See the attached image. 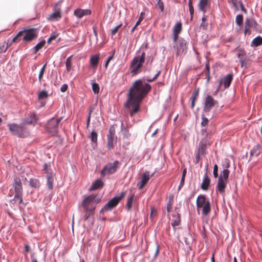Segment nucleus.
<instances>
[{
    "label": "nucleus",
    "instance_id": "12",
    "mask_svg": "<svg viewBox=\"0 0 262 262\" xmlns=\"http://www.w3.org/2000/svg\"><path fill=\"white\" fill-rule=\"evenodd\" d=\"M174 48L177 50V54L186 52L187 50V46L186 41L181 38L178 41V44L174 46Z\"/></svg>",
    "mask_w": 262,
    "mask_h": 262
},
{
    "label": "nucleus",
    "instance_id": "28",
    "mask_svg": "<svg viewBox=\"0 0 262 262\" xmlns=\"http://www.w3.org/2000/svg\"><path fill=\"white\" fill-rule=\"evenodd\" d=\"M135 196L134 193H132L129 196H128L127 199V202L126 204V207L128 211H130L132 208V204L134 201V198Z\"/></svg>",
    "mask_w": 262,
    "mask_h": 262
},
{
    "label": "nucleus",
    "instance_id": "10",
    "mask_svg": "<svg viewBox=\"0 0 262 262\" xmlns=\"http://www.w3.org/2000/svg\"><path fill=\"white\" fill-rule=\"evenodd\" d=\"M232 79L233 74L232 73H230L223 77L219 82L218 89L220 88L222 84H223L225 89L229 88L231 82L232 81Z\"/></svg>",
    "mask_w": 262,
    "mask_h": 262
},
{
    "label": "nucleus",
    "instance_id": "58",
    "mask_svg": "<svg viewBox=\"0 0 262 262\" xmlns=\"http://www.w3.org/2000/svg\"><path fill=\"white\" fill-rule=\"evenodd\" d=\"M159 250H160L159 245L157 244L156 245V251H155V253L153 259H155L157 257V256L159 252Z\"/></svg>",
    "mask_w": 262,
    "mask_h": 262
},
{
    "label": "nucleus",
    "instance_id": "50",
    "mask_svg": "<svg viewBox=\"0 0 262 262\" xmlns=\"http://www.w3.org/2000/svg\"><path fill=\"white\" fill-rule=\"evenodd\" d=\"M112 55H110L107 57V59H106V60L105 61L104 66H108V64L110 63V61L113 58L114 55V54L115 53V50H113L112 51Z\"/></svg>",
    "mask_w": 262,
    "mask_h": 262
},
{
    "label": "nucleus",
    "instance_id": "16",
    "mask_svg": "<svg viewBox=\"0 0 262 262\" xmlns=\"http://www.w3.org/2000/svg\"><path fill=\"white\" fill-rule=\"evenodd\" d=\"M226 187V183L221 178H219L216 185V191H218L221 194H223L225 192V189Z\"/></svg>",
    "mask_w": 262,
    "mask_h": 262
},
{
    "label": "nucleus",
    "instance_id": "57",
    "mask_svg": "<svg viewBox=\"0 0 262 262\" xmlns=\"http://www.w3.org/2000/svg\"><path fill=\"white\" fill-rule=\"evenodd\" d=\"M57 36V35L55 33L52 34L51 35V36L49 38L48 42L49 43L51 42L52 40H53L54 39H55L56 38Z\"/></svg>",
    "mask_w": 262,
    "mask_h": 262
},
{
    "label": "nucleus",
    "instance_id": "34",
    "mask_svg": "<svg viewBox=\"0 0 262 262\" xmlns=\"http://www.w3.org/2000/svg\"><path fill=\"white\" fill-rule=\"evenodd\" d=\"M252 44L254 47H257L262 44V37L258 36L254 38L252 41Z\"/></svg>",
    "mask_w": 262,
    "mask_h": 262
},
{
    "label": "nucleus",
    "instance_id": "63",
    "mask_svg": "<svg viewBox=\"0 0 262 262\" xmlns=\"http://www.w3.org/2000/svg\"><path fill=\"white\" fill-rule=\"evenodd\" d=\"M189 12L191 14V17H192V15L194 13V9H193V6H191L190 7H189Z\"/></svg>",
    "mask_w": 262,
    "mask_h": 262
},
{
    "label": "nucleus",
    "instance_id": "22",
    "mask_svg": "<svg viewBox=\"0 0 262 262\" xmlns=\"http://www.w3.org/2000/svg\"><path fill=\"white\" fill-rule=\"evenodd\" d=\"M96 195L94 194H92L89 195L84 198V199L82 201V206L83 208L88 207L87 205L91 202H93L95 200Z\"/></svg>",
    "mask_w": 262,
    "mask_h": 262
},
{
    "label": "nucleus",
    "instance_id": "46",
    "mask_svg": "<svg viewBox=\"0 0 262 262\" xmlns=\"http://www.w3.org/2000/svg\"><path fill=\"white\" fill-rule=\"evenodd\" d=\"M232 4L236 9H238L239 6H242V2L241 0H231Z\"/></svg>",
    "mask_w": 262,
    "mask_h": 262
},
{
    "label": "nucleus",
    "instance_id": "47",
    "mask_svg": "<svg viewBox=\"0 0 262 262\" xmlns=\"http://www.w3.org/2000/svg\"><path fill=\"white\" fill-rule=\"evenodd\" d=\"M199 89H195L193 92L192 95L190 98V100H195L199 96Z\"/></svg>",
    "mask_w": 262,
    "mask_h": 262
},
{
    "label": "nucleus",
    "instance_id": "11",
    "mask_svg": "<svg viewBox=\"0 0 262 262\" xmlns=\"http://www.w3.org/2000/svg\"><path fill=\"white\" fill-rule=\"evenodd\" d=\"M145 53L144 52H139L137 55L134 58L130 66H142L144 62Z\"/></svg>",
    "mask_w": 262,
    "mask_h": 262
},
{
    "label": "nucleus",
    "instance_id": "64",
    "mask_svg": "<svg viewBox=\"0 0 262 262\" xmlns=\"http://www.w3.org/2000/svg\"><path fill=\"white\" fill-rule=\"evenodd\" d=\"M31 262H38L36 258L34 257V254L32 253L31 255Z\"/></svg>",
    "mask_w": 262,
    "mask_h": 262
},
{
    "label": "nucleus",
    "instance_id": "53",
    "mask_svg": "<svg viewBox=\"0 0 262 262\" xmlns=\"http://www.w3.org/2000/svg\"><path fill=\"white\" fill-rule=\"evenodd\" d=\"M60 13L59 12H55L51 15L50 17L52 18L57 19L60 18Z\"/></svg>",
    "mask_w": 262,
    "mask_h": 262
},
{
    "label": "nucleus",
    "instance_id": "38",
    "mask_svg": "<svg viewBox=\"0 0 262 262\" xmlns=\"http://www.w3.org/2000/svg\"><path fill=\"white\" fill-rule=\"evenodd\" d=\"M97 133L95 130H93L89 137L92 142L96 143L97 142Z\"/></svg>",
    "mask_w": 262,
    "mask_h": 262
},
{
    "label": "nucleus",
    "instance_id": "33",
    "mask_svg": "<svg viewBox=\"0 0 262 262\" xmlns=\"http://www.w3.org/2000/svg\"><path fill=\"white\" fill-rule=\"evenodd\" d=\"M229 170L228 169H225L221 172L219 178H221L222 180L226 181L229 177Z\"/></svg>",
    "mask_w": 262,
    "mask_h": 262
},
{
    "label": "nucleus",
    "instance_id": "32",
    "mask_svg": "<svg viewBox=\"0 0 262 262\" xmlns=\"http://www.w3.org/2000/svg\"><path fill=\"white\" fill-rule=\"evenodd\" d=\"M40 182L38 179H31L30 180V186L35 188H38L40 187Z\"/></svg>",
    "mask_w": 262,
    "mask_h": 262
},
{
    "label": "nucleus",
    "instance_id": "62",
    "mask_svg": "<svg viewBox=\"0 0 262 262\" xmlns=\"http://www.w3.org/2000/svg\"><path fill=\"white\" fill-rule=\"evenodd\" d=\"M72 58V56H70L67 59L66 66H70V64H71Z\"/></svg>",
    "mask_w": 262,
    "mask_h": 262
},
{
    "label": "nucleus",
    "instance_id": "37",
    "mask_svg": "<svg viewBox=\"0 0 262 262\" xmlns=\"http://www.w3.org/2000/svg\"><path fill=\"white\" fill-rule=\"evenodd\" d=\"M186 174V169H184L183 170V171L181 182H180V183L179 186L178 187V190H180L181 189V188L184 185L185 177Z\"/></svg>",
    "mask_w": 262,
    "mask_h": 262
},
{
    "label": "nucleus",
    "instance_id": "6",
    "mask_svg": "<svg viewBox=\"0 0 262 262\" xmlns=\"http://www.w3.org/2000/svg\"><path fill=\"white\" fill-rule=\"evenodd\" d=\"M119 163L120 162L118 160H115L113 163H107L101 170V176L103 177L106 175L115 173L118 168Z\"/></svg>",
    "mask_w": 262,
    "mask_h": 262
},
{
    "label": "nucleus",
    "instance_id": "55",
    "mask_svg": "<svg viewBox=\"0 0 262 262\" xmlns=\"http://www.w3.org/2000/svg\"><path fill=\"white\" fill-rule=\"evenodd\" d=\"M122 24H119V25L117 26L115 28L112 30L111 33L112 35H115L116 32L118 31V29L121 27Z\"/></svg>",
    "mask_w": 262,
    "mask_h": 262
},
{
    "label": "nucleus",
    "instance_id": "54",
    "mask_svg": "<svg viewBox=\"0 0 262 262\" xmlns=\"http://www.w3.org/2000/svg\"><path fill=\"white\" fill-rule=\"evenodd\" d=\"M244 55H245L244 52L241 50H239L238 56L241 61L245 59Z\"/></svg>",
    "mask_w": 262,
    "mask_h": 262
},
{
    "label": "nucleus",
    "instance_id": "41",
    "mask_svg": "<svg viewBox=\"0 0 262 262\" xmlns=\"http://www.w3.org/2000/svg\"><path fill=\"white\" fill-rule=\"evenodd\" d=\"M142 67H134V68L131 70V74L132 76H135L141 72Z\"/></svg>",
    "mask_w": 262,
    "mask_h": 262
},
{
    "label": "nucleus",
    "instance_id": "44",
    "mask_svg": "<svg viewBox=\"0 0 262 262\" xmlns=\"http://www.w3.org/2000/svg\"><path fill=\"white\" fill-rule=\"evenodd\" d=\"M48 96V93L46 91H42L38 94V99H43L47 98Z\"/></svg>",
    "mask_w": 262,
    "mask_h": 262
},
{
    "label": "nucleus",
    "instance_id": "2",
    "mask_svg": "<svg viewBox=\"0 0 262 262\" xmlns=\"http://www.w3.org/2000/svg\"><path fill=\"white\" fill-rule=\"evenodd\" d=\"M9 130L14 136L19 138H25L29 135V131L23 124H18L15 123L8 124Z\"/></svg>",
    "mask_w": 262,
    "mask_h": 262
},
{
    "label": "nucleus",
    "instance_id": "23",
    "mask_svg": "<svg viewBox=\"0 0 262 262\" xmlns=\"http://www.w3.org/2000/svg\"><path fill=\"white\" fill-rule=\"evenodd\" d=\"M202 208H203L202 212V215L205 216L208 215L211 211V206L209 201H208L206 204L203 205Z\"/></svg>",
    "mask_w": 262,
    "mask_h": 262
},
{
    "label": "nucleus",
    "instance_id": "13",
    "mask_svg": "<svg viewBox=\"0 0 262 262\" xmlns=\"http://www.w3.org/2000/svg\"><path fill=\"white\" fill-rule=\"evenodd\" d=\"M154 174V173L150 174L149 171H146L143 172L142 175V178L141 180V185L139 186V189H141L147 183L150 178H151Z\"/></svg>",
    "mask_w": 262,
    "mask_h": 262
},
{
    "label": "nucleus",
    "instance_id": "3",
    "mask_svg": "<svg viewBox=\"0 0 262 262\" xmlns=\"http://www.w3.org/2000/svg\"><path fill=\"white\" fill-rule=\"evenodd\" d=\"M62 119V117L57 119H55V117H53L48 121L46 128L49 133L53 136L57 134L58 133L59 124Z\"/></svg>",
    "mask_w": 262,
    "mask_h": 262
},
{
    "label": "nucleus",
    "instance_id": "40",
    "mask_svg": "<svg viewBox=\"0 0 262 262\" xmlns=\"http://www.w3.org/2000/svg\"><path fill=\"white\" fill-rule=\"evenodd\" d=\"M173 205V199L172 196L169 197V199L168 202L167 203L166 209L168 212H170L172 209V206Z\"/></svg>",
    "mask_w": 262,
    "mask_h": 262
},
{
    "label": "nucleus",
    "instance_id": "18",
    "mask_svg": "<svg viewBox=\"0 0 262 262\" xmlns=\"http://www.w3.org/2000/svg\"><path fill=\"white\" fill-rule=\"evenodd\" d=\"M210 179L208 177L207 172L204 174L203 177V180L202 183L201 185V188L203 190H207L210 185Z\"/></svg>",
    "mask_w": 262,
    "mask_h": 262
},
{
    "label": "nucleus",
    "instance_id": "59",
    "mask_svg": "<svg viewBox=\"0 0 262 262\" xmlns=\"http://www.w3.org/2000/svg\"><path fill=\"white\" fill-rule=\"evenodd\" d=\"M158 5L159 6V8L161 9V11H163L164 10V5L163 2H162L161 0H158Z\"/></svg>",
    "mask_w": 262,
    "mask_h": 262
},
{
    "label": "nucleus",
    "instance_id": "9",
    "mask_svg": "<svg viewBox=\"0 0 262 262\" xmlns=\"http://www.w3.org/2000/svg\"><path fill=\"white\" fill-rule=\"evenodd\" d=\"M115 128L114 126H110L108 130V134L107 135V147L108 149H111L114 147L115 143H117V137L115 135Z\"/></svg>",
    "mask_w": 262,
    "mask_h": 262
},
{
    "label": "nucleus",
    "instance_id": "1",
    "mask_svg": "<svg viewBox=\"0 0 262 262\" xmlns=\"http://www.w3.org/2000/svg\"><path fill=\"white\" fill-rule=\"evenodd\" d=\"M160 73V71H158L152 78L145 76L135 81L129 88L127 99L124 106L131 117L140 111L141 102L151 89L150 85L145 83V81H154Z\"/></svg>",
    "mask_w": 262,
    "mask_h": 262
},
{
    "label": "nucleus",
    "instance_id": "7",
    "mask_svg": "<svg viewBox=\"0 0 262 262\" xmlns=\"http://www.w3.org/2000/svg\"><path fill=\"white\" fill-rule=\"evenodd\" d=\"M25 34L23 37V40L25 41H30L33 39L37 36L35 29H31L19 31L17 35L13 38L12 41L15 42L23 34Z\"/></svg>",
    "mask_w": 262,
    "mask_h": 262
},
{
    "label": "nucleus",
    "instance_id": "60",
    "mask_svg": "<svg viewBox=\"0 0 262 262\" xmlns=\"http://www.w3.org/2000/svg\"><path fill=\"white\" fill-rule=\"evenodd\" d=\"M68 85L67 84H62L60 88V91L62 92H65L68 89Z\"/></svg>",
    "mask_w": 262,
    "mask_h": 262
},
{
    "label": "nucleus",
    "instance_id": "20",
    "mask_svg": "<svg viewBox=\"0 0 262 262\" xmlns=\"http://www.w3.org/2000/svg\"><path fill=\"white\" fill-rule=\"evenodd\" d=\"M209 142H207L206 140H201L199 143L198 152L201 154L202 155H205L206 154V145Z\"/></svg>",
    "mask_w": 262,
    "mask_h": 262
},
{
    "label": "nucleus",
    "instance_id": "21",
    "mask_svg": "<svg viewBox=\"0 0 262 262\" xmlns=\"http://www.w3.org/2000/svg\"><path fill=\"white\" fill-rule=\"evenodd\" d=\"M91 12L90 10H88V9L82 10V9H76L75 10L74 14L78 18H80L84 15H87L90 14Z\"/></svg>",
    "mask_w": 262,
    "mask_h": 262
},
{
    "label": "nucleus",
    "instance_id": "36",
    "mask_svg": "<svg viewBox=\"0 0 262 262\" xmlns=\"http://www.w3.org/2000/svg\"><path fill=\"white\" fill-rule=\"evenodd\" d=\"M182 30V24L181 22L176 23L173 29V33L179 34Z\"/></svg>",
    "mask_w": 262,
    "mask_h": 262
},
{
    "label": "nucleus",
    "instance_id": "27",
    "mask_svg": "<svg viewBox=\"0 0 262 262\" xmlns=\"http://www.w3.org/2000/svg\"><path fill=\"white\" fill-rule=\"evenodd\" d=\"M260 145L259 144L254 146L251 150L250 151V154L251 156H258L260 152Z\"/></svg>",
    "mask_w": 262,
    "mask_h": 262
},
{
    "label": "nucleus",
    "instance_id": "15",
    "mask_svg": "<svg viewBox=\"0 0 262 262\" xmlns=\"http://www.w3.org/2000/svg\"><path fill=\"white\" fill-rule=\"evenodd\" d=\"M209 0H200L198 6L199 9L204 14L207 12V9L209 7Z\"/></svg>",
    "mask_w": 262,
    "mask_h": 262
},
{
    "label": "nucleus",
    "instance_id": "30",
    "mask_svg": "<svg viewBox=\"0 0 262 262\" xmlns=\"http://www.w3.org/2000/svg\"><path fill=\"white\" fill-rule=\"evenodd\" d=\"M35 118V114H31L29 117L25 118L23 120V124H31L33 122V119Z\"/></svg>",
    "mask_w": 262,
    "mask_h": 262
},
{
    "label": "nucleus",
    "instance_id": "26",
    "mask_svg": "<svg viewBox=\"0 0 262 262\" xmlns=\"http://www.w3.org/2000/svg\"><path fill=\"white\" fill-rule=\"evenodd\" d=\"M121 130L122 133L124 138L128 139L130 137L131 134L129 132L128 127H124L122 121L121 122Z\"/></svg>",
    "mask_w": 262,
    "mask_h": 262
},
{
    "label": "nucleus",
    "instance_id": "45",
    "mask_svg": "<svg viewBox=\"0 0 262 262\" xmlns=\"http://www.w3.org/2000/svg\"><path fill=\"white\" fill-rule=\"evenodd\" d=\"M235 21L236 24L240 26L243 21V15L241 14L237 15L236 17Z\"/></svg>",
    "mask_w": 262,
    "mask_h": 262
},
{
    "label": "nucleus",
    "instance_id": "52",
    "mask_svg": "<svg viewBox=\"0 0 262 262\" xmlns=\"http://www.w3.org/2000/svg\"><path fill=\"white\" fill-rule=\"evenodd\" d=\"M213 174L214 178H217L218 174V166L216 164H215L213 166Z\"/></svg>",
    "mask_w": 262,
    "mask_h": 262
},
{
    "label": "nucleus",
    "instance_id": "17",
    "mask_svg": "<svg viewBox=\"0 0 262 262\" xmlns=\"http://www.w3.org/2000/svg\"><path fill=\"white\" fill-rule=\"evenodd\" d=\"M208 201V200H206V196L204 195H199L196 201V206L198 210L206 204Z\"/></svg>",
    "mask_w": 262,
    "mask_h": 262
},
{
    "label": "nucleus",
    "instance_id": "19",
    "mask_svg": "<svg viewBox=\"0 0 262 262\" xmlns=\"http://www.w3.org/2000/svg\"><path fill=\"white\" fill-rule=\"evenodd\" d=\"M104 185V183L100 179L95 180L91 186L89 190L90 191L95 190L101 188Z\"/></svg>",
    "mask_w": 262,
    "mask_h": 262
},
{
    "label": "nucleus",
    "instance_id": "5",
    "mask_svg": "<svg viewBox=\"0 0 262 262\" xmlns=\"http://www.w3.org/2000/svg\"><path fill=\"white\" fill-rule=\"evenodd\" d=\"M125 194V192L122 191L119 195H117L113 198L101 209V212L111 211L113 208L115 207L118 205L119 202L124 196Z\"/></svg>",
    "mask_w": 262,
    "mask_h": 262
},
{
    "label": "nucleus",
    "instance_id": "48",
    "mask_svg": "<svg viewBox=\"0 0 262 262\" xmlns=\"http://www.w3.org/2000/svg\"><path fill=\"white\" fill-rule=\"evenodd\" d=\"M92 90L95 94H98L99 92V85L96 83L92 84Z\"/></svg>",
    "mask_w": 262,
    "mask_h": 262
},
{
    "label": "nucleus",
    "instance_id": "42",
    "mask_svg": "<svg viewBox=\"0 0 262 262\" xmlns=\"http://www.w3.org/2000/svg\"><path fill=\"white\" fill-rule=\"evenodd\" d=\"M46 43V41L45 40H42L39 42H38L34 48L35 50V53H36L39 49L42 48Z\"/></svg>",
    "mask_w": 262,
    "mask_h": 262
},
{
    "label": "nucleus",
    "instance_id": "56",
    "mask_svg": "<svg viewBox=\"0 0 262 262\" xmlns=\"http://www.w3.org/2000/svg\"><path fill=\"white\" fill-rule=\"evenodd\" d=\"M144 13L143 12H142L140 14V16L138 20V21H137V23H136V26H138L140 23L142 21L143 18H144Z\"/></svg>",
    "mask_w": 262,
    "mask_h": 262
},
{
    "label": "nucleus",
    "instance_id": "43",
    "mask_svg": "<svg viewBox=\"0 0 262 262\" xmlns=\"http://www.w3.org/2000/svg\"><path fill=\"white\" fill-rule=\"evenodd\" d=\"M206 115L207 114H202V121L201 124L202 126H205L206 125H207L209 122L208 119L205 117Z\"/></svg>",
    "mask_w": 262,
    "mask_h": 262
},
{
    "label": "nucleus",
    "instance_id": "4",
    "mask_svg": "<svg viewBox=\"0 0 262 262\" xmlns=\"http://www.w3.org/2000/svg\"><path fill=\"white\" fill-rule=\"evenodd\" d=\"M13 187L14 189L15 195L14 199L18 201L19 204L23 203V186L20 178L16 177L14 179Z\"/></svg>",
    "mask_w": 262,
    "mask_h": 262
},
{
    "label": "nucleus",
    "instance_id": "49",
    "mask_svg": "<svg viewBox=\"0 0 262 262\" xmlns=\"http://www.w3.org/2000/svg\"><path fill=\"white\" fill-rule=\"evenodd\" d=\"M85 210V213L84 214V217L85 220H87L90 216V213L91 211H93V209H89L88 207L84 208Z\"/></svg>",
    "mask_w": 262,
    "mask_h": 262
},
{
    "label": "nucleus",
    "instance_id": "25",
    "mask_svg": "<svg viewBox=\"0 0 262 262\" xmlns=\"http://www.w3.org/2000/svg\"><path fill=\"white\" fill-rule=\"evenodd\" d=\"M173 219L171 222V226L173 227L179 226L181 223L180 214L177 213L176 215H172Z\"/></svg>",
    "mask_w": 262,
    "mask_h": 262
},
{
    "label": "nucleus",
    "instance_id": "24",
    "mask_svg": "<svg viewBox=\"0 0 262 262\" xmlns=\"http://www.w3.org/2000/svg\"><path fill=\"white\" fill-rule=\"evenodd\" d=\"M201 134L204 138L202 140H206L207 142H209V139L211 138V136L212 134L211 131L209 130L208 129H202L201 130Z\"/></svg>",
    "mask_w": 262,
    "mask_h": 262
},
{
    "label": "nucleus",
    "instance_id": "8",
    "mask_svg": "<svg viewBox=\"0 0 262 262\" xmlns=\"http://www.w3.org/2000/svg\"><path fill=\"white\" fill-rule=\"evenodd\" d=\"M203 112L207 114L212 107L217 104V102L211 95L207 94L203 99Z\"/></svg>",
    "mask_w": 262,
    "mask_h": 262
},
{
    "label": "nucleus",
    "instance_id": "31",
    "mask_svg": "<svg viewBox=\"0 0 262 262\" xmlns=\"http://www.w3.org/2000/svg\"><path fill=\"white\" fill-rule=\"evenodd\" d=\"M201 75L205 76V79H207V82H208L210 79V67H205V70L201 73Z\"/></svg>",
    "mask_w": 262,
    "mask_h": 262
},
{
    "label": "nucleus",
    "instance_id": "39",
    "mask_svg": "<svg viewBox=\"0 0 262 262\" xmlns=\"http://www.w3.org/2000/svg\"><path fill=\"white\" fill-rule=\"evenodd\" d=\"M43 170L45 171V173L47 174H48L49 173H53L52 170L51 168V166L50 164L47 163H45L43 166Z\"/></svg>",
    "mask_w": 262,
    "mask_h": 262
},
{
    "label": "nucleus",
    "instance_id": "51",
    "mask_svg": "<svg viewBox=\"0 0 262 262\" xmlns=\"http://www.w3.org/2000/svg\"><path fill=\"white\" fill-rule=\"evenodd\" d=\"M45 68H46V67H42V68L41 69L39 74V75H38V80H39V82L40 83H41V78H42L43 73L45 72Z\"/></svg>",
    "mask_w": 262,
    "mask_h": 262
},
{
    "label": "nucleus",
    "instance_id": "61",
    "mask_svg": "<svg viewBox=\"0 0 262 262\" xmlns=\"http://www.w3.org/2000/svg\"><path fill=\"white\" fill-rule=\"evenodd\" d=\"M200 155H201V154L200 153H199L197 152V154H196L195 155V163H199V161H200Z\"/></svg>",
    "mask_w": 262,
    "mask_h": 262
},
{
    "label": "nucleus",
    "instance_id": "29",
    "mask_svg": "<svg viewBox=\"0 0 262 262\" xmlns=\"http://www.w3.org/2000/svg\"><path fill=\"white\" fill-rule=\"evenodd\" d=\"M256 23L252 18H248L245 22V27H248L249 28L251 27L256 28Z\"/></svg>",
    "mask_w": 262,
    "mask_h": 262
},
{
    "label": "nucleus",
    "instance_id": "35",
    "mask_svg": "<svg viewBox=\"0 0 262 262\" xmlns=\"http://www.w3.org/2000/svg\"><path fill=\"white\" fill-rule=\"evenodd\" d=\"M99 55L98 54L94 55L90 58V63L92 66H95L98 63Z\"/></svg>",
    "mask_w": 262,
    "mask_h": 262
},
{
    "label": "nucleus",
    "instance_id": "14",
    "mask_svg": "<svg viewBox=\"0 0 262 262\" xmlns=\"http://www.w3.org/2000/svg\"><path fill=\"white\" fill-rule=\"evenodd\" d=\"M55 177V174L53 173H49L46 175L47 178V185L49 190H52L53 189V184Z\"/></svg>",
    "mask_w": 262,
    "mask_h": 262
}]
</instances>
